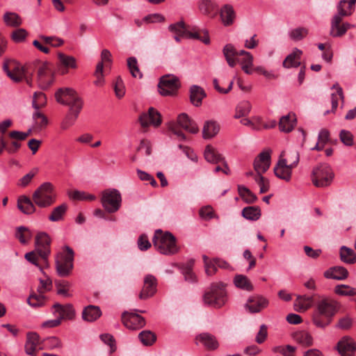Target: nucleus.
Returning <instances> with one entry per match:
<instances>
[{
    "label": "nucleus",
    "instance_id": "6",
    "mask_svg": "<svg viewBox=\"0 0 356 356\" xmlns=\"http://www.w3.org/2000/svg\"><path fill=\"white\" fill-rule=\"evenodd\" d=\"M204 303L214 307H220L227 301L225 285L222 282L213 283L203 295Z\"/></svg>",
    "mask_w": 356,
    "mask_h": 356
},
{
    "label": "nucleus",
    "instance_id": "49",
    "mask_svg": "<svg viewBox=\"0 0 356 356\" xmlns=\"http://www.w3.org/2000/svg\"><path fill=\"white\" fill-rule=\"evenodd\" d=\"M67 209L66 204H62L55 207L51 215L49 216V220L52 222H57L61 220L65 215Z\"/></svg>",
    "mask_w": 356,
    "mask_h": 356
},
{
    "label": "nucleus",
    "instance_id": "54",
    "mask_svg": "<svg viewBox=\"0 0 356 356\" xmlns=\"http://www.w3.org/2000/svg\"><path fill=\"white\" fill-rule=\"evenodd\" d=\"M69 196L70 198L75 200H95V196L91 194H88L84 191H74L69 193Z\"/></svg>",
    "mask_w": 356,
    "mask_h": 356
},
{
    "label": "nucleus",
    "instance_id": "8",
    "mask_svg": "<svg viewBox=\"0 0 356 356\" xmlns=\"http://www.w3.org/2000/svg\"><path fill=\"white\" fill-rule=\"evenodd\" d=\"M333 178L332 170L326 163H321L314 167L312 172V181L316 187L328 186L332 183Z\"/></svg>",
    "mask_w": 356,
    "mask_h": 356
},
{
    "label": "nucleus",
    "instance_id": "64",
    "mask_svg": "<svg viewBox=\"0 0 356 356\" xmlns=\"http://www.w3.org/2000/svg\"><path fill=\"white\" fill-rule=\"evenodd\" d=\"M341 141L347 146H352L353 144V136L347 130H341L339 134Z\"/></svg>",
    "mask_w": 356,
    "mask_h": 356
},
{
    "label": "nucleus",
    "instance_id": "27",
    "mask_svg": "<svg viewBox=\"0 0 356 356\" xmlns=\"http://www.w3.org/2000/svg\"><path fill=\"white\" fill-rule=\"evenodd\" d=\"M289 165L286 164V160H279L276 166L274 168L275 175L280 179L289 181L291 177V169Z\"/></svg>",
    "mask_w": 356,
    "mask_h": 356
},
{
    "label": "nucleus",
    "instance_id": "13",
    "mask_svg": "<svg viewBox=\"0 0 356 356\" xmlns=\"http://www.w3.org/2000/svg\"><path fill=\"white\" fill-rule=\"evenodd\" d=\"M3 70L7 76L14 82L18 83L25 77V70L15 60H6L3 64Z\"/></svg>",
    "mask_w": 356,
    "mask_h": 356
},
{
    "label": "nucleus",
    "instance_id": "7",
    "mask_svg": "<svg viewBox=\"0 0 356 356\" xmlns=\"http://www.w3.org/2000/svg\"><path fill=\"white\" fill-rule=\"evenodd\" d=\"M33 201L41 208L51 206L55 201L53 185L50 182L41 184L33 193Z\"/></svg>",
    "mask_w": 356,
    "mask_h": 356
},
{
    "label": "nucleus",
    "instance_id": "20",
    "mask_svg": "<svg viewBox=\"0 0 356 356\" xmlns=\"http://www.w3.org/2000/svg\"><path fill=\"white\" fill-rule=\"evenodd\" d=\"M195 340L197 345L201 344L208 350H215L219 347L216 337L209 332H202L197 335Z\"/></svg>",
    "mask_w": 356,
    "mask_h": 356
},
{
    "label": "nucleus",
    "instance_id": "28",
    "mask_svg": "<svg viewBox=\"0 0 356 356\" xmlns=\"http://www.w3.org/2000/svg\"><path fill=\"white\" fill-rule=\"evenodd\" d=\"M53 307L55 309V313L58 314V317L61 321L63 319L72 320L74 317L75 312L72 305H61L59 303H56Z\"/></svg>",
    "mask_w": 356,
    "mask_h": 356
},
{
    "label": "nucleus",
    "instance_id": "4",
    "mask_svg": "<svg viewBox=\"0 0 356 356\" xmlns=\"http://www.w3.org/2000/svg\"><path fill=\"white\" fill-rule=\"evenodd\" d=\"M55 97L58 103L70 106V114L79 116L83 107V102L73 89L60 88L55 93Z\"/></svg>",
    "mask_w": 356,
    "mask_h": 356
},
{
    "label": "nucleus",
    "instance_id": "35",
    "mask_svg": "<svg viewBox=\"0 0 356 356\" xmlns=\"http://www.w3.org/2000/svg\"><path fill=\"white\" fill-rule=\"evenodd\" d=\"M280 160H286V164L289 168H295L300 160L299 152L296 149H289L288 152H282Z\"/></svg>",
    "mask_w": 356,
    "mask_h": 356
},
{
    "label": "nucleus",
    "instance_id": "18",
    "mask_svg": "<svg viewBox=\"0 0 356 356\" xmlns=\"http://www.w3.org/2000/svg\"><path fill=\"white\" fill-rule=\"evenodd\" d=\"M42 346V340L36 332H29L24 345L25 353L30 356H36L39 347Z\"/></svg>",
    "mask_w": 356,
    "mask_h": 356
},
{
    "label": "nucleus",
    "instance_id": "31",
    "mask_svg": "<svg viewBox=\"0 0 356 356\" xmlns=\"http://www.w3.org/2000/svg\"><path fill=\"white\" fill-rule=\"evenodd\" d=\"M348 275L346 268L342 266H335L330 268L324 273V276L327 279H334L342 280L346 279Z\"/></svg>",
    "mask_w": 356,
    "mask_h": 356
},
{
    "label": "nucleus",
    "instance_id": "57",
    "mask_svg": "<svg viewBox=\"0 0 356 356\" xmlns=\"http://www.w3.org/2000/svg\"><path fill=\"white\" fill-rule=\"evenodd\" d=\"M308 34V30L303 27H299L293 29L289 33V37L294 41H299L302 40Z\"/></svg>",
    "mask_w": 356,
    "mask_h": 356
},
{
    "label": "nucleus",
    "instance_id": "53",
    "mask_svg": "<svg viewBox=\"0 0 356 356\" xmlns=\"http://www.w3.org/2000/svg\"><path fill=\"white\" fill-rule=\"evenodd\" d=\"M57 288V293L63 296L64 297H70L71 295L69 293L70 284L67 281L58 280L55 282Z\"/></svg>",
    "mask_w": 356,
    "mask_h": 356
},
{
    "label": "nucleus",
    "instance_id": "36",
    "mask_svg": "<svg viewBox=\"0 0 356 356\" xmlns=\"http://www.w3.org/2000/svg\"><path fill=\"white\" fill-rule=\"evenodd\" d=\"M18 209L25 214H31L35 211V206L29 197L22 195L17 200Z\"/></svg>",
    "mask_w": 356,
    "mask_h": 356
},
{
    "label": "nucleus",
    "instance_id": "44",
    "mask_svg": "<svg viewBox=\"0 0 356 356\" xmlns=\"http://www.w3.org/2000/svg\"><path fill=\"white\" fill-rule=\"evenodd\" d=\"M4 23L9 26L17 27L22 24L19 15L13 12H6L3 17Z\"/></svg>",
    "mask_w": 356,
    "mask_h": 356
},
{
    "label": "nucleus",
    "instance_id": "47",
    "mask_svg": "<svg viewBox=\"0 0 356 356\" xmlns=\"http://www.w3.org/2000/svg\"><path fill=\"white\" fill-rule=\"evenodd\" d=\"M251 104L248 101L241 102L236 108L235 118H240L248 115L251 111Z\"/></svg>",
    "mask_w": 356,
    "mask_h": 356
},
{
    "label": "nucleus",
    "instance_id": "40",
    "mask_svg": "<svg viewBox=\"0 0 356 356\" xmlns=\"http://www.w3.org/2000/svg\"><path fill=\"white\" fill-rule=\"evenodd\" d=\"M22 143L19 141L13 140L8 143L4 139H0V155L6 150L8 154H13L16 153L21 147Z\"/></svg>",
    "mask_w": 356,
    "mask_h": 356
},
{
    "label": "nucleus",
    "instance_id": "3",
    "mask_svg": "<svg viewBox=\"0 0 356 356\" xmlns=\"http://www.w3.org/2000/svg\"><path fill=\"white\" fill-rule=\"evenodd\" d=\"M347 6L346 0H341L337 6L338 12L334 15L331 22L330 35L333 37H340L344 35L351 27V24L347 22L340 24L343 17L349 16L353 13Z\"/></svg>",
    "mask_w": 356,
    "mask_h": 356
},
{
    "label": "nucleus",
    "instance_id": "15",
    "mask_svg": "<svg viewBox=\"0 0 356 356\" xmlns=\"http://www.w3.org/2000/svg\"><path fill=\"white\" fill-rule=\"evenodd\" d=\"M269 304L268 299L262 296L253 295L248 298L245 308L251 314L259 313L266 308Z\"/></svg>",
    "mask_w": 356,
    "mask_h": 356
},
{
    "label": "nucleus",
    "instance_id": "17",
    "mask_svg": "<svg viewBox=\"0 0 356 356\" xmlns=\"http://www.w3.org/2000/svg\"><path fill=\"white\" fill-rule=\"evenodd\" d=\"M271 149H268L261 152L254 161V168L257 174L266 172L270 165Z\"/></svg>",
    "mask_w": 356,
    "mask_h": 356
},
{
    "label": "nucleus",
    "instance_id": "38",
    "mask_svg": "<svg viewBox=\"0 0 356 356\" xmlns=\"http://www.w3.org/2000/svg\"><path fill=\"white\" fill-rule=\"evenodd\" d=\"M33 129L37 130H42L44 129L48 124L47 117L40 110H35L33 113Z\"/></svg>",
    "mask_w": 356,
    "mask_h": 356
},
{
    "label": "nucleus",
    "instance_id": "63",
    "mask_svg": "<svg viewBox=\"0 0 356 356\" xmlns=\"http://www.w3.org/2000/svg\"><path fill=\"white\" fill-rule=\"evenodd\" d=\"M254 179L259 186L260 193H266L269 190V182L261 175V174H257L255 176Z\"/></svg>",
    "mask_w": 356,
    "mask_h": 356
},
{
    "label": "nucleus",
    "instance_id": "52",
    "mask_svg": "<svg viewBox=\"0 0 356 356\" xmlns=\"http://www.w3.org/2000/svg\"><path fill=\"white\" fill-rule=\"evenodd\" d=\"M47 104L45 95L42 92H35L33 95L32 106L35 110H40Z\"/></svg>",
    "mask_w": 356,
    "mask_h": 356
},
{
    "label": "nucleus",
    "instance_id": "26",
    "mask_svg": "<svg viewBox=\"0 0 356 356\" xmlns=\"http://www.w3.org/2000/svg\"><path fill=\"white\" fill-rule=\"evenodd\" d=\"M220 17L224 26H227L232 25L236 17L233 7L229 4L224 5L220 8Z\"/></svg>",
    "mask_w": 356,
    "mask_h": 356
},
{
    "label": "nucleus",
    "instance_id": "41",
    "mask_svg": "<svg viewBox=\"0 0 356 356\" xmlns=\"http://www.w3.org/2000/svg\"><path fill=\"white\" fill-rule=\"evenodd\" d=\"M62 347L61 341L56 337H49L42 340V346L39 347L40 350L47 349L53 350Z\"/></svg>",
    "mask_w": 356,
    "mask_h": 356
},
{
    "label": "nucleus",
    "instance_id": "2",
    "mask_svg": "<svg viewBox=\"0 0 356 356\" xmlns=\"http://www.w3.org/2000/svg\"><path fill=\"white\" fill-rule=\"evenodd\" d=\"M168 129L179 141L186 140V136L180 128L188 131L191 134H195L198 133L199 128L197 124L189 118V116L182 113L177 116V121H170L167 124Z\"/></svg>",
    "mask_w": 356,
    "mask_h": 356
},
{
    "label": "nucleus",
    "instance_id": "25",
    "mask_svg": "<svg viewBox=\"0 0 356 356\" xmlns=\"http://www.w3.org/2000/svg\"><path fill=\"white\" fill-rule=\"evenodd\" d=\"M239 56H242L241 58L238 57L236 59V63H239L241 65V69L247 74H252L253 72V56L252 55L245 50L239 51Z\"/></svg>",
    "mask_w": 356,
    "mask_h": 356
},
{
    "label": "nucleus",
    "instance_id": "29",
    "mask_svg": "<svg viewBox=\"0 0 356 356\" xmlns=\"http://www.w3.org/2000/svg\"><path fill=\"white\" fill-rule=\"evenodd\" d=\"M302 51L295 48L292 53L289 54L283 61V67L285 68L298 67L300 65V56Z\"/></svg>",
    "mask_w": 356,
    "mask_h": 356
},
{
    "label": "nucleus",
    "instance_id": "9",
    "mask_svg": "<svg viewBox=\"0 0 356 356\" xmlns=\"http://www.w3.org/2000/svg\"><path fill=\"white\" fill-rule=\"evenodd\" d=\"M121 195L116 189H108L103 192L102 204L108 213L116 212L121 206Z\"/></svg>",
    "mask_w": 356,
    "mask_h": 356
},
{
    "label": "nucleus",
    "instance_id": "62",
    "mask_svg": "<svg viewBox=\"0 0 356 356\" xmlns=\"http://www.w3.org/2000/svg\"><path fill=\"white\" fill-rule=\"evenodd\" d=\"M168 29L174 34H186L188 31L184 21H179L177 23L170 24L168 26Z\"/></svg>",
    "mask_w": 356,
    "mask_h": 356
},
{
    "label": "nucleus",
    "instance_id": "12",
    "mask_svg": "<svg viewBox=\"0 0 356 356\" xmlns=\"http://www.w3.org/2000/svg\"><path fill=\"white\" fill-rule=\"evenodd\" d=\"M51 239L45 232H40L35 236V250L39 254L44 264L48 266V257L51 253Z\"/></svg>",
    "mask_w": 356,
    "mask_h": 356
},
{
    "label": "nucleus",
    "instance_id": "14",
    "mask_svg": "<svg viewBox=\"0 0 356 356\" xmlns=\"http://www.w3.org/2000/svg\"><path fill=\"white\" fill-rule=\"evenodd\" d=\"M124 325L129 330H139L145 325V318L134 312H124L122 314Z\"/></svg>",
    "mask_w": 356,
    "mask_h": 356
},
{
    "label": "nucleus",
    "instance_id": "37",
    "mask_svg": "<svg viewBox=\"0 0 356 356\" xmlns=\"http://www.w3.org/2000/svg\"><path fill=\"white\" fill-rule=\"evenodd\" d=\"M204 156L207 161L211 163H218L223 160L222 155L211 145L206 146Z\"/></svg>",
    "mask_w": 356,
    "mask_h": 356
},
{
    "label": "nucleus",
    "instance_id": "43",
    "mask_svg": "<svg viewBox=\"0 0 356 356\" xmlns=\"http://www.w3.org/2000/svg\"><path fill=\"white\" fill-rule=\"evenodd\" d=\"M340 257L342 261L346 264H354L356 262V253L351 248L342 246L340 249Z\"/></svg>",
    "mask_w": 356,
    "mask_h": 356
},
{
    "label": "nucleus",
    "instance_id": "5",
    "mask_svg": "<svg viewBox=\"0 0 356 356\" xmlns=\"http://www.w3.org/2000/svg\"><path fill=\"white\" fill-rule=\"evenodd\" d=\"M152 242L155 248L163 254H175L178 250L175 237L170 232L163 234L161 230H156Z\"/></svg>",
    "mask_w": 356,
    "mask_h": 356
},
{
    "label": "nucleus",
    "instance_id": "59",
    "mask_svg": "<svg viewBox=\"0 0 356 356\" xmlns=\"http://www.w3.org/2000/svg\"><path fill=\"white\" fill-rule=\"evenodd\" d=\"M27 302L33 307H41L44 303V296L40 293L38 295L32 294L27 299Z\"/></svg>",
    "mask_w": 356,
    "mask_h": 356
},
{
    "label": "nucleus",
    "instance_id": "45",
    "mask_svg": "<svg viewBox=\"0 0 356 356\" xmlns=\"http://www.w3.org/2000/svg\"><path fill=\"white\" fill-rule=\"evenodd\" d=\"M293 339L305 346H309L313 343L312 335L306 331H300L294 333Z\"/></svg>",
    "mask_w": 356,
    "mask_h": 356
},
{
    "label": "nucleus",
    "instance_id": "10",
    "mask_svg": "<svg viewBox=\"0 0 356 356\" xmlns=\"http://www.w3.org/2000/svg\"><path fill=\"white\" fill-rule=\"evenodd\" d=\"M180 86L178 77L172 74H166L161 78L158 88L161 95L172 96L176 94Z\"/></svg>",
    "mask_w": 356,
    "mask_h": 356
},
{
    "label": "nucleus",
    "instance_id": "16",
    "mask_svg": "<svg viewBox=\"0 0 356 356\" xmlns=\"http://www.w3.org/2000/svg\"><path fill=\"white\" fill-rule=\"evenodd\" d=\"M140 124L143 127L152 125L159 127L162 122L161 113L153 107L148 109L147 113H144L139 118Z\"/></svg>",
    "mask_w": 356,
    "mask_h": 356
},
{
    "label": "nucleus",
    "instance_id": "34",
    "mask_svg": "<svg viewBox=\"0 0 356 356\" xmlns=\"http://www.w3.org/2000/svg\"><path fill=\"white\" fill-rule=\"evenodd\" d=\"M296 123V118L294 114H288L282 117L279 122V128L281 131L290 132L291 131Z\"/></svg>",
    "mask_w": 356,
    "mask_h": 356
},
{
    "label": "nucleus",
    "instance_id": "56",
    "mask_svg": "<svg viewBox=\"0 0 356 356\" xmlns=\"http://www.w3.org/2000/svg\"><path fill=\"white\" fill-rule=\"evenodd\" d=\"M335 293L340 296H353L356 295V288H353L348 285L341 284L335 287Z\"/></svg>",
    "mask_w": 356,
    "mask_h": 356
},
{
    "label": "nucleus",
    "instance_id": "60",
    "mask_svg": "<svg viewBox=\"0 0 356 356\" xmlns=\"http://www.w3.org/2000/svg\"><path fill=\"white\" fill-rule=\"evenodd\" d=\"M38 170L37 168L33 169L29 173L26 174L21 179H19L17 181V185L19 187L24 188L27 186L37 174Z\"/></svg>",
    "mask_w": 356,
    "mask_h": 356
},
{
    "label": "nucleus",
    "instance_id": "46",
    "mask_svg": "<svg viewBox=\"0 0 356 356\" xmlns=\"http://www.w3.org/2000/svg\"><path fill=\"white\" fill-rule=\"evenodd\" d=\"M234 284L236 287L243 290L251 291L253 290V286L248 278L243 275H237L234 277Z\"/></svg>",
    "mask_w": 356,
    "mask_h": 356
},
{
    "label": "nucleus",
    "instance_id": "55",
    "mask_svg": "<svg viewBox=\"0 0 356 356\" xmlns=\"http://www.w3.org/2000/svg\"><path fill=\"white\" fill-rule=\"evenodd\" d=\"M58 57L60 63L66 67L76 68V63L74 57L58 53Z\"/></svg>",
    "mask_w": 356,
    "mask_h": 356
},
{
    "label": "nucleus",
    "instance_id": "61",
    "mask_svg": "<svg viewBox=\"0 0 356 356\" xmlns=\"http://www.w3.org/2000/svg\"><path fill=\"white\" fill-rule=\"evenodd\" d=\"M16 237L19 239L21 243L26 244L28 240L31 238V233L28 228L21 226L17 228Z\"/></svg>",
    "mask_w": 356,
    "mask_h": 356
},
{
    "label": "nucleus",
    "instance_id": "22",
    "mask_svg": "<svg viewBox=\"0 0 356 356\" xmlns=\"http://www.w3.org/2000/svg\"><path fill=\"white\" fill-rule=\"evenodd\" d=\"M52 71L49 68V64L47 63H43L38 69V84L42 89H46L52 83Z\"/></svg>",
    "mask_w": 356,
    "mask_h": 356
},
{
    "label": "nucleus",
    "instance_id": "32",
    "mask_svg": "<svg viewBox=\"0 0 356 356\" xmlns=\"http://www.w3.org/2000/svg\"><path fill=\"white\" fill-rule=\"evenodd\" d=\"M102 315V312L99 307L95 305H88L86 307L82 312V318L88 322H93L99 318Z\"/></svg>",
    "mask_w": 356,
    "mask_h": 356
},
{
    "label": "nucleus",
    "instance_id": "50",
    "mask_svg": "<svg viewBox=\"0 0 356 356\" xmlns=\"http://www.w3.org/2000/svg\"><path fill=\"white\" fill-rule=\"evenodd\" d=\"M138 338L145 346H152L156 341V335L149 330H143L138 334Z\"/></svg>",
    "mask_w": 356,
    "mask_h": 356
},
{
    "label": "nucleus",
    "instance_id": "48",
    "mask_svg": "<svg viewBox=\"0 0 356 356\" xmlns=\"http://www.w3.org/2000/svg\"><path fill=\"white\" fill-rule=\"evenodd\" d=\"M238 191L241 197L248 204L254 203L257 199V196L244 186H238Z\"/></svg>",
    "mask_w": 356,
    "mask_h": 356
},
{
    "label": "nucleus",
    "instance_id": "51",
    "mask_svg": "<svg viewBox=\"0 0 356 356\" xmlns=\"http://www.w3.org/2000/svg\"><path fill=\"white\" fill-rule=\"evenodd\" d=\"M127 65L133 77L139 79L143 77V74L139 70L137 59L135 57H130L127 59Z\"/></svg>",
    "mask_w": 356,
    "mask_h": 356
},
{
    "label": "nucleus",
    "instance_id": "39",
    "mask_svg": "<svg viewBox=\"0 0 356 356\" xmlns=\"http://www.w3.org/2000/svg\"><path fill=\"white\" fill-rule=\"evenodd\" d=\"M219 129V125L216 122L207 121L203 127L202 136L204 139H210L218 133Z\"/></svg>",
    "mask_w": 356,
    "mask_h": 356
},
{
    "label": "nucleus",
    "instance_id": "1",
    "mask_svg": "<svg viewBox=\"0 0 356 356\" xmlns=\"http://www.w3.org/2000/svg\"><path fill=\"white\" fill-rule=\"evenodd\" d=\"M336 310L337 303L334 301L328 298L321 300L312 316L314 324L318 327H325L330 323Z\"/></svg>",
    "mask_w": 356,
    "mask_h": 356
},
{
    "label": "nucleus",
    "instance_id": "24",
    "mask_svg": "<svg viewBox=\"0 0 356 356\" xmlns=\"http://www.w3.org/2000/svg\"><path fill=\"white\" fill-rule=\"evenodd\" d=\"M332 90H336V92L331 94V104H332V110L331 112L334 113L338 105L339 101L341 100V106H343L345 100V96L343 94V91L342 88L339 86L338 83H334L332 87ZM330 113V111H326L324 113L325 115H327Z\"/></svg>",
    "mask_w": 356,
    "mask_h": 356
},
{
    "label": "nucleus",
    "instance_id": "21",
    "mask_svg": "<svg viewBox=\"0 0 356 356\" xmlns=\"http://www.w3.org/2000/svg\"><path fill=\"white\" fill-rule=\"evenodd\" d=\"M337 350L341 356H354L356 343L352 338L344 337L337 343Z\"/></svg>",
    "mask_w": 356,
    "mask_h": 356
},
{
    "label": "nucleus",
    "instance_id": "30",
    "mask_svg": "<svg viewBox=\"0 0 356 356\" xmlns=\"http://www.w3.org/2000/svg\"><path fill=\"white\" fill-rule=\"evenodd\" d=\"M206 95L204 89L199 86L193 85L190 88V99L191 103L195 106H199L202 104V99Z\"/></svg>",
    "mask_w": 356,
    "mask_h": 356
},
{
    "label": "nucleus",
    "instance_id": "58",
    "mask_svg": "<svg viewBox=\"0 0 356 356\" xmlns=\"http://www.w3.org/2000/svg\"><path fill=\"white\" fill-rule=\"evenodd\" d=\"M39 38L44 44H50L55 47H60L64 43L63 40L56 36H45L41 35L39 36Z\"/></svg>",
    "mask_w": 356,
    "mask_h": 356
},
{
    "label": "nucleus",
    "instance_id": "23",
    "mask_svg": "<svg viewBox=\"0 0 356 356\" xmlns=\"http://www.w3.org/2000/svg\"><path fill=\"white\" fill-rule=\"evenodd\" d=\"M198 8L202 14L211 18L216 17L218 6L213 0H200Z\"/></svg>",
    "mask_w": 356,
    "mask_h": 356
},
{
    "label": "nucleus",
    "instance_id": "11",
    "mask_svg": "<svg viewBox=\"0 0 356 356\" xmlns=\"http://www.w3.org/2000/svg\"><path fill=\"white\" fill-rule=\"evenodd\" d=\"M66 254H61L56 261V268L60 277L68 276L73 268L74 251L69 246L65 247Z\"/></svg>",
    "mask_w": 356,
    "mask_h": 356
},
{
    "label": "nucleus",
    "instance_id": "33",
    "mask_svg": "<svg viewBox=\"0 0 356 356\" xmlns=\"http://www.w3.org/2000/svg\"><path fill=\"white\" fill-rule=\"evenodd\" d=\"M223 54L228 65L233 67L236 65V59L239 57V51H237L231 44H226L223 48Z\"/></svg>",
    "mask_w": 356,
    "mask_h": 356
},
{
    "label": "nucleus",
    "instance_id": "42",
    "mask_svg": "<svg viewBox=\"0 0 356 356\" xmlns=\"http://www.w3.org/2000/svg\"><path fill=\"white\" fill-rule=\"evenodd\" d=\"M241 213L245 218L253 221L257 220L261 215L260 208L257 206L245 207Z\"/></svg>",
    "mask_w": 356,
    "mask_h": 356
},
{
    "label": "nucleus",
    "instance_id": "19",
    "mask_svg": "<svg viewBox=\"0 0 356 356\" xmlns=\"http://www.w3.org/2000/svg\"><path fill=\"white\" fill-rule=\"evenodd\" d=\"M157 281L152 275H147L144 278V284L142 291L139 294V298L141 300L147 299L156 293Z\"/></svg>",
    "mask_w": 356,
    "mask_h": 356
}]
</instances>
